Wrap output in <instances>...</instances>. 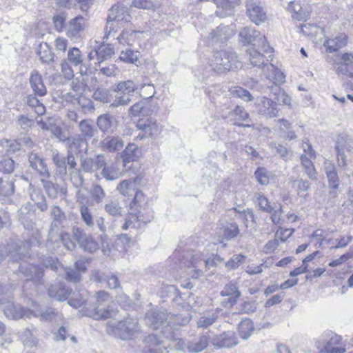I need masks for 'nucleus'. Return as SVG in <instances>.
Returning <instances> with one entry per match:
<instances>
[{
  "label": "nucleus",
  "mask_w": 353,
  "mask_h": 353,
  "mask_svg": "<svg viewBox=\"0 0 353 353\" xmlns=\"http://www.w3.org/2000/svg\"><path fill=\"white\" fill-rule=\"evenodd\" d=\"M72 91L70 92L68 94L73 97L74 99H65L66 101H70L72 103H77L79 105L82 106L83 108H85L89 106L90 104L92 103L90 100H85L86 103H83V101L85 100V99L81 98V96L83 92V86L81 83H76L74 84V82L72 83Z\"/></svg>",
  "instance_id": "39"
},
{
  "label": "nucleus",
  "mask_w": 353,
  "mask_h": 353,
  "mask_svg": "<svg viewBox=\"0 0 353 353\" xmlns=\"http://www.w3.org/2000/svg\"><path fill=\"white\" fill-rule=\"evenodd\" d=\"M268 70H271L272 72V74H266V79L270 81V85L267 84L265 88H263V90H260V92H265V90H269L270 96L274 97L278 103L290 105L291 98L279 85L285 81V75L279 69L274 67V65H270Z\"/></svg>",
  "instance_id": "4"
},
{
  "label": "nucleus",
  "mask_w": 353,
  "mask_h": 353,
  "mask_svg": "<svg viewBox=\"0 0 353 353\" xmlns=\"http://www.w3.org/2000/svg\"><path fill=\"white\" fill-rule=\"evenodd\" d=\"M98 63L108 60L114 54V48L112 44H102L98 48Z\"/></svg>",
  "instance_id": "51"
},
{
  "label": "nucleus",
  "mask_w": 353,
  "mask_h": 353,
  "mask_svg": "<svg viewBox=\"0 0 353 353\" xmlns=\"http://www.w3.org/2000/svg\"><path fill=\"white\" fill-rule=\"evenodd\" d=\"M21 148V143L18 140L3 139L0 141V152L6 155L19 151Z\"/></svg>",
  "instance_id": "46"
},
{
  "label": "nucleus",
  "mask_w": 353,
  "mask_h": 353,
  "mask_svg": "<svg viewBox=\"0 0 353 353\" xmlns=\"http://www.w3.org/2000/svg\"><path fill=\"white\" fill-rule=\"evenodd\" d=\"M94 100L105 103L111 100L112 94L110 91L106 88H97L92 94Z\"/></svg>",
  "instance_id": "59"
},
{
  "label": "nucleus",
  "mask_w": 353,
  "mask_h": 353,
  "mask_svg": "<svg viewBox=\"0 0 353 353\" xmlns=\"http://www.w3.org/2000/svg\"><path fill=\"white\" fill-rule=\"evenodd\" d=\"M107 25L105 28L104 38L123 27L131 20L129 8L122 5H114L108 11Z\"/></svg>",
  "instance_id": "5"
},
{
  "label": "nucleus",
  "mask_w": 353,
  "mask_h": 353,
  "mask_svg": "<svg viewBox=\"0 0 353 353\" xmlns=\"http://www.w3.org/2000/svg\"><path fill=\"white\" fill-rule=\"evenodd\" d=\"M14 192V183L12 179L0 178V194L9 196Z\"/></svg>",
  "instance_id": "55"
},
{
  "label": "nucleus",
  "mask_w": 353,
  "mask_h": 353,
  "mask_svg": "<svg viewBox=\"0 0 353 353\" xmlns=\"http://www.w3.org/2000/svg\"><path fill=\"white\" fill-rule=\"evenodd\" d=\"M67 19V14L65 12H61L54 14L52 17V22L54 26V29L58 32H62L63 30H65L66 25L65 21Z\"/></svg>",
  "instance_id": "60"
},
{
  "label": "nucleus",
  "mask_w": 353,
  "mask_h": 353,
  "mask_svg": "<svg viewBox=\"0 0 353 353\" xmlns=\"http://www.w3.org/2000/svg\"><path fill=\"white\" fill-rule=\"evenodd\" d=\"M139 89V85L132 80L122 81L117 83L114 91L118 93L132 96Z\"/></svg>",
  "instance_id": "43"
},
{
  "label": "nucleus",
  "mask_w": 353,
  "mask_h": 353,
  "mask_svg": "<svg viewBox=\"0 0 353 353\" xmlns=\"http://www.w3.org/2000/svg\"><path fill=\"white\" fill-rule=\"evenodd\" d=\"M143 35V32L134 30H123L117 37L119 43L123 46H132Z\"/></svg>",
  "instance_id": "34"
},
{
  "label": "nucleus",
  "mask_w": 353,
  "mask_h": 353,
  "mask_svg": "<svg viewBox=\"0 0 353 353\" xmlns=\"http://www.w3.org/2000/svg\"><path fill=\"white\" fill-rule=\"evenodd\" d=\"M67 60L74 67H80V72L82 75L87 74L88 66L83 63V55L78 48H70L68 51Z\"/></svg>",
  "instance_id": "25"
},
{
  "label": "nucleus",
  "mask_w": 353,
  "mask_h": 353,
  "mask_svg": "<svg viewBox=\"0 0 353 353\" xmlns=\"http://www.w3.org/2000/svg\"><path fill=\"white\" fill-rule=\"evenodd\" d=\"M221 295L222 296H228V303L232 306L236 304L241 294L235 284L229 283L221 292Z\"/></svg>",
  "instance_id": "41"
},
{
  "label": "nucleus",
  "mask_w": 353,
  "mask_h": 353,
  "mask_svg": "<svg viewBox=\"0 0 353 353\" xmlns=\"http://www.w3.org/2000/svg\"><path fill=\"white\" fill-rule=\"evenodd\" d=\"M32 311V316L39 318L41 321L57 322L62 319L61 314L52 307L36 305Z\"/></svg>",
  "instance_id": "19"
},
{
  "label": "nucleus",
  "mask_w": 353,
  "mask_h": 353,
  "mask_svg": "<svg viewBox=\"0 0 353 353\" xmlns=\"http://www.w3.org/2000/svg\"><path fill=\"white\" fill-rule=\"evenodd\" d=\"M169 339L165 340L157 338V335H149L145 340V347L143 353H168L170 348Z\"/></svg>",
  "instance_id": "14"
},
{
  "label": "nucleus",
  "mask_w": 353,
  "mask_h": 353,
  "mask_svg": "<svg viewBox=\"0 0 353 353\" xmlns=\"http://www.w3.org/2000/svg\"><path fill=\"white\" fill-rule=\"evenodd\" d=\"M104 211L110 216L119 217L123 215V209L118 199H110L103 206Z\"/></svg>",
  "instance_id": "42"
},
{
  "label": "nucleus",
  "mask_w": 353,
  "mask_h": 353,
  "mask_svg": "<svg viewBox=\"0 0 353 353\" xmlns=\"http://www.w3.org/2000/svg\"><path fill=\"white\" fill-rule=\"evenodd\" d=\"M140 57L141 52L139 50L126 48L121 52L119 59L125 63L136 64Z\"/></svg>",
  "instance_id": "47"
},
{
  "label": "nucleus",
  "mask_w": 353,
  "mask_h": 353,
  "mask_svg": "<svg viewBox=\"0 0 353 353\" xmlns=\"http://www.w3.org/2000/svg\"><path fill=\"white\" fill-rule=\"evenodd\" d=\"M15 182H17L18 185L28 187V193L30 200L41 211L43 212L47 210L48 205L46 202V198L40 189L32 185L23 175L16 176Z\"/></svg>",
  "instance_id": "11"
},
{
  "label": "nucleus",
  "mask_w": 353,
  "mask_h": 353,
  "mask_svg": "<svg viewBox=\"0 0 353 353\" xmlns=\"http://www.w3.org/2000/svg\"><path fill=\"white\" fill-rule=\"evenodd\" d=\"M277 122L279 123L281 134L285 139L288 140L296 139V136L291 130V124L288 120L281 119H279Z\"/></svg>",
  "instance_id": "53"
},
{
  "label": "nucleus",
  "mask_w": 353,
  "mask_h": 353,
  "mask_svg": "<svg viewBox=\"0 0 353 353\" xmlns=\"http://www.w3.org/2000/svg\"><path fill=\"white\" fill-rule=\"evenodd\" d=\"M239 334L243 339H248L254 330L253 323L249 319H245L241 321L239 325Z\"/></svg>",
  "instance_id": "48"
},
{
  "label": "nucleus",
  "mask_w": 353,
  "mask_h": 353,
  "mask_svg": "<svg viewBox=\"0 0 353 353\" xmlns=\"http://www.w3.org/2000/svg\"><path fill=\"white\" fill-rule=\"evenodd\" d=\"M122 174L118 164L116 162L108 164L103 166L101 171V175L107 181H114L118 179Z\"/></svg>",
  "instance_id": "36"
},
{
  "label": "nucleus",
  "mask_w": 353,
  "mask_h": 353,
  "mask_svg": "<svg viewBox=\"0 0 353 353\" xmlns=\"http://www.w3.org/2000/svg\"><path fill=\"white\" fill-rule=\"evenodd\" d=\"M239 38L240 41L244 45L251 44L254 46L261 47L266 53L273 52V48L267 43L265 37L255 29L249 27L241 29Z\"/></svg>",
  "instance_id": "7"
},
{
  "label": "nucleus",
  "mask_w": 353,
  "mask_h": 353,
  "mask_svg": "<svg viewBox=\"0 0 353 353\" xmlns=\"http://www.w3.org/2000/svg\"><path fill=\"white\" fill-rule=\"evenodd\" d=\"M300 159L301 165L308 177L312 180H316L317 173L311 159H310L306 154H302Z\"/></svg>",
  "instance_id": "50"
},
{
  "label": "nucleus",
  "mask_w": 353,
  "mask_h": 353,
  "mask_svg": "<svg viewBox=\"0 0 353 353\" xmlns=\"http://www.w3.org/2000/svg\"><path fill=\"white\" fill-rule=\"evenodd\" d=\"M141 155V151L134 143H129L121 154L123 164L125 168L128 163L137 161Z\"/></svg>",
  "instance_id": "32"
},
{
  "label": "nucleus",
  "mask_w": 353,
  "mask_h": 353,
  "mask_svg": "<svg viewBox=\"0 0 353 353\" xmlns=\"http://www.w3.org/2000/svg\"><path fill=\"white\" fill-rule=\"evenodd\" d=\"M110 302L111 297L108 292L104 290L96 292L93 296L90 295V301L84 307L83 316L95 320L107 319L113 316L116 312L109 304Z\"/></svg>",
  "instance_id": "2"
},
{
  "label": "nucleus",
  "mask_w": 353,
  "mask_h": 353,
  "mask_svg": "<svg viewBox=\"0 0 353 353\" xmlns=\"http://www.w3.org/2000/svg\"><path fill=\"white\" fill-rule=\"evenodd\" d=\"M28 243L20 240L12 242L8 246L0 245V262L8 259V261L17 262L28 254Z\"/></svg>",
  "instance_id": "6"
},
{
  "label": "nucleus",
  "mask_w": 353,
  "mask_h": 353,
  "mask_svg": "<svg viewBox=\"0 0 353 353\" xmlns=\"http://www.w3.org/2000/svg\"><path fill=\"white\" fill-rule=\"evenodd\" d=\"M208 63L212 70L219 74L237 69L241 66L236 54L228 50L214 51Z\"/></svg>",
  "instance_id": "3"
},
{
  "label": "nucleus",
  "mask_w": 353,
  "mask_h": 353,
  "mask_svg": "<svg viewBox=\"0 0 353 353\" xmlns=\"http://www.w3.org/2000/svg\"><path fill=\"white\" fill-rule=\"evenodd\" d=\"M76 199L79 203V210L83 223L88 228L94 225V217L90 208L86 205V196L81 193V191L76 192Z\"/></svg>",
  "instance_id": "17"
},
{
  "label": "nucleus",
  "mask_w": 353,
  "mask_h": 353,
  "mask_svg": "<svg viewBox=\"0 0 353 353\" xmlns=\"http://www.w3.org/2000/svg\"><path fill=\"white\" fill-rule=\"evenodd\" d=\"M255 107L259 114L267 118H273L278 115L277 103L266 97L259 98L255 103Z\"/></svg>",
  "instance_id": "15"
},
{
  "label": "nucleus",
  "mask_w": 353,
  "mask_h": 353,
  "mask_svg": "<svg viewBox=\"0 0 353 353\" xmlns=\"http://www.w3.org/2000/svg\"><path fill=\"white\" fill-rule=\"evenodd\" d=\"M347 44V37L345 34L341 33L333 38L326 39L323 46L326 48V51L329 53H333L341 48L345 47Z\"/></svg>",
  "instance_id": "28"
},
{
  "label": "nucleus",
  "mask_w": 353,
  "mask_h": 353,
  "mask_svg": "<svg viewBox=\"0 0 353 353\" xmlns=\"http://www.w3.org/2000/svg\"><path fill=\"white\" fill-rule=\"evenodd\" d=\"M50 214L52 219L50 230L53 232L63 226V223L65 221V215L62 210L57 205L51 207Z\"/></svg>",
  "instance_id": "37"
},
{
  "label": "nucleus",
  "mask_w": 353,
  "mask_h": 353,
  "mask_svg": "<svg viewBox=\"0 0 353 353\" xmlns=\"http://www.w3.org/2000/svg\"><path fill=\"white\" fill-rule=\"evenodd\" d=\"M52 159L55 164L57 171L61 176L67 174V156L64 157L59 153L57 150L52 151Z\"/></svg>",
  "instance_id": "45"
},
{
  "label": "nucleus",
  "mask_w": 353,
  "mask_h": 353,
  "mask_svg": "<svg viewBox=\"0 0 353 353\" xmlns=\"http://www.w3.org/2000/svg\"><path fill=\"white\" fill-rule=\"evenodd\" d=\"M259 50L254 48H250L247 50L249 56V60L254 67L262 68L263 74L266 77V74H272L271 70H268V68L272 65V63L268 64L269 62L268 58L265 57V52L261 47H258ZM265 54H267L265 52ZM269 57L272 56V53H268Z\"/></svg>",
  "instance_id": "12"
},
{
  "label": "nucleus",
  "mask_w": 353,
  "mask_h": 353,
  "mask_svg": "<svg viewBox=\"0 0 353 353\" xmlns=\"http://www.w3.org/2000/svg\"><path fill=\"white\" fill-rule=\"evenodd\" d=\"M72 236L77 241L79 247L85 252L93 253L99 248L94 239L90 234H87L81 228H74Z\"/></svg>",
  "instance_id": "13"
},
{
  "label": "nucleus",
  "mask_w": 353,
  "mask_h": 353,
  "mask_svg": "<svg viewBox=\"0 0 353 353\" xmlns=\"http://www.w3.org/2000/svg\"><path fill=\"white\" fill-rule=\"evenodd\" d=\"M236 338L232 332L223 333L219 340V345L222 347H231L237 344Z\"/></svg>",
  "instance_id": "54"
},
{
  "label": "nucleus",
  "mask_w": 353,
  "mask_h": 353,
  "mask_svg": "<svg viewBox=\"0 0 353 353\" xmlns=\"http://www.w3.org/2000/svg\"><path fill=\"white\" fill-rule=\"evenodd\" d=\"M326 339L325 345L324 346L325 353H344L345 350L343 347H334L339 344L341 337L332 332L325 333Z\"/></svg>",
  "instance_id": "30"
},
{
  "label": "nucleus",
  "mask_w": 353,
  "mask_h": 353,
  "mask_svg": "<svg viewBox=\"0 0 353 353\" xmlns=\"http://www.w3.org/2000/svg\"><path fill=\"white\" fill-rule=\"evenodd\" d=\"M129 112L132 117L145 116L149 114L150 110L145 107L144 102L139 101L130 108Z\"/></svg>",
  "instance_id": "62"
},
{
  "label": "nucleus",
  "mask_w": 353,
  "mask_h": 353,
  "mask_svg": "<svg viewBox=\"0 0 353 353\" xmlns=\"http://www.w3.org/2000/svg\"><path fill=\"white\" fill-rule=\"evenodd\" d=\"M145 202L143 193L137 190L134 194L133 201L130 204V210L125 223L122 225L123 230L130 228H141L154 219V212L148 205H142Z\"/></svg>",
  "instance_id": "1"
},
{
  "label": "nucleus",
  "mask_w": 353,
  "mask_h": 353,
  "mask_svg": "<svg viewBox=\"0 0 353 353\" xmlns=\"http://www.w3.org/2000/svg\"><path fill=\"white\" fill-rule=\"evenodd\" d=\"M236 32L235 25L230 26H220L217 28L216 30L212 33L213 39L224 41L229 39Z\"/></svg>",
  "instance_id": "40"
},
{
  "label": "nucleus",
  "mask_w": 353,
  "mask_h": 353,
  "mask_svg": "<svg viewBox=\"0 0 353 353\" xmlns=\"http://www.w3.org/2000/svg\"><path fill=\"white\" fill-rule=\"evenodd\" d=\"M92 205H101L103 203L106 193L99 184H93L89 191Z\"/></svg>",
  "instance_id": "44"
},
{
  "label": "nucleus",
  "mask_w": 353,
  "mask_h": 353,
  "mask_svg": "<svg viewBox=\"0 0 353 353\" xmlns=\"http://www.w3.org/2000/svg\"><path fill=\"white\" fill-rule=\"evenodd\" d=\"M90 294L89 292L87 290H82L78 294H75L72 299H70L68 301V303L70 306L75 308L81 307V310L79 311V312L82 316H84L83 310L84 309L85 305H87L86 303L90 301Z\"/></svg>",
  "instance_id": "33"
},
{
  "label": "nucleus",
  "mask_w": 353,
  "mask_h": 353,
  "mask_svg": "<svg viewBox=\"0 0 353 353\" xmlns=\"http://www.w3.org/2000/svg\"><path fill=\"white\" fill-rule=\"evenodd\" d=\"M113 332L121 339L128 340L139 333V325L136 319L127 317L113 327Z\"/></svg>",
  "instance_id": "10"
},
{
  "label": "nucleus",
  "mask_w": 353,
  "mask_h": 353,
  "mask_svg": "<svg viewBox=\"0 0 353 353\" xmlns=\"http://www.w3.org/2000/svg\"><path fill=\"white\" fill-rule=\"evenodd\" d=\"M254 199L261 210L266 212L268 211H271L270 209L272 208V205L270 204L268 198L261 192L255 193Z\"/></svg>",
  "instance_id": "63"
},
{
  "label": "nucleus",
  "mask_w": 353,
  "mask_h": 353,
  "mask_svg": "<svg viewBox=\"0 0 353 353\" xmlns=\"http://www.w3.org/2000/svg\"><path fill=\"white\" fill-rule=\"evenodd\" d=\"M239 234V227L238 224L234 222L219 223L216 228V236L219 243H222L224 240H232L237 237Z\"/></svg>",
  "instance_id": "16"
},
{
  "label": "nucleus",
  "mask_w": 353,
  "mask_h": 353,
  "mask_svg": "<svg viewBox=\"0 0 353 353\" xmlns=\"http://www.w3.org/2000/svg\"><path fill=\"white\" fill-rule=\"evenodd\" d=\"M78 128L80 132L78 135L85 138L86 141L94 137L97 133V130L90 119L81 120L78 125Z\"/></svg>",
  "instance_id": "38"
},
{
  "label": "nucleus",
  "mask_w": 353,
  "mask_h": 353,
  "mask_svg": "<svg viewBox=\"0 0 353 353\" xmlns=\"http://www.w3.org/2000/svg\"><path fill=\"white\" fill-rule=\"evenodd\" d=\"M326 176L328 180V187L330 188L329 194L332 197H336L339 188V179L337 172L328 174Z\"/></svg>",
  "instance_id": "56"
},
{
  "label": "nucleus",
  "mask_w": 353,
  "mask_h": 353,
  "mask_svg": "<svg viewBox=\"0 0 353 353\" xmlns=\"http://www.w3.org/2000/svg\"><path fill=\"white\" fill-rule=\"evenodd\" d=\"M229 92L233 97H238L245 102H250L254 100V97L252 94L248 90L241 87H231L229 89Z\"/></svg>",
  "instance_id": "52"
},
{
  "label": "nucleus",
  "mask_w": 353,
  "mask_h": 353,
  "mask_svg": "<svg viewBox=\"0 0 353 353\" xmlns=\"http://www.w3.org/2000/svg\"><path fill=\"white\" fill-rule=\"evenodd\" d=\"M71 292V289L61 283L52 285L48 289L49 296L58 301L66 300Z\"/></svg>",
  "instance_id": "31"
},
{
  "label": "nucleus",
  "mask_w": 353,
  "mask_h": 353,
  "mask_svg": "<svg viewBox=\"0 0 353 353\" xmlns=\"http://www.w3.org/2000/svg\"><path fill=\"white\" fill-rule=\"evenodd\" d=\"M19 270L27 278V281H32L34 283L40 282L44 274L43 267L32 264H20Z\"/></svg>",
  "instance_id": "21"
},
{
  "label": "nucleus",
  "mask_w": 353,
  "mask_h": 353,
  "mask_svg": "<svg viewBox=\"0 0 353 353\" xmlns=\"http://www.w3.org/2000/svg\"><path fill=\"white\" fill-rule=\"evenodd\" d=\"M30 83L33 92L39 96L46 95L47 90L43 84L42 77L37 70H33L31 72L30 78Z\"/></svg>",
  "instance_id": "35"
},
{
  "label": "nucleus",
  "mask_w": 353,
  "mask_h": 353,
  "mask_svg": "<svg viewBox=\"0 0 353 353\" xmlns=\"http://www.w3.org/2000/svg\"><path fill=\"white\" fill-rule=\"evenodd\" d=\"M28 161L32 168L36 170L42 177L49 178L50 172L43 159L37 153L31 152L28 156Z\"/></svg>",
  "instance_id": "29"
},
{
  "label": "nucleus",
  "mask_w": 353,
  "mask_h": 353,
  "mask_svg": "<svg viewBox=\"0 0 353 353\" xmlns=\"http://www.w3.org/2000/svg\"><path fill=\"white\" fill-rule=\"evenodd\" d=\"M168 314L165 310H155L147 312L145 321L148 325L154 330L161 329L168 325Z\"/></svg>",
  "instance_id": "18"
},
{
  "label": "nucleus",
  "mask_w": 353,
  "mask_h": 353,
  "mask_svg": "<svg viewBox=\"0 0 353 353\" xmlns=\"http://www.w3.org/2000/svg\"><path fill=\"white\" fill-rule=\"evenodd\" d=\"M37 54L43 63H48L54 59V54L46 43H41L39 45Z\"/></svg>",
  "instance_id": "49"
},
{
  "label": "nucleus",
  "mask_w": 353,
  "mask_h": 353,
  "mask_svg": "<svg viewBox=\"0 0 353 353\" xmlns=\"http://www.w3.org/2000/svg\"><path fill=\"white\" fill-rule=\"evenodd\" d=\"M66 176H68L70 181L72 183V185L77 188V190L80 191V188L83 185L84 183V178L81 174V170L72 171L68 172Z\"/></svg>",
  "instance_id": "61"
},
{
  "label": "nucleus",
  "mask_w": 353,
  "mask_h": 353,
  "mask_svg": "<svg viewBox=\"0 0 353 353\" xmlns=\"http://www.w3.org/2000/svg\"><path fill=\"white\" fill-rule=\"evenodd\" d=\"M85 26V19L81 15L70 19L66 25V35L72 39L79 38Z\"/></svg>",
  "instance_id": "23"
},
{
  "label": "nucleus",
  "mask_w": 353,
  "mask_h": 353,
  "mask_svg": "<svg viewBox=\"0 0 353 353\" xmlns=\"http://www.w3.org/2000/svg\"><path fill=\"white\" fill-rule=\"evenodd\" d=\"M271 211H268L267 212L271 214L270 219L272 223L276 225H281V216L283 214L282 207L280 203H273L272 205V208L270 209Z\"/></svg>",
  "instance_id": "58"
},
{
  "label": "nucleus",
  "mask_w": 353,
  "mask_h": 353,
  "mask_svg": "<svg viewBox=\"0 0 353 353\" xmlns=\"http://www.w3.org/2000/svg\"><path fill=\"white\" fill-rule=\"evenodd\" d=\"M5 315L10 319H30L32 316V310L21 306L8 305L4 308Z\"/></svg>",
  "instance_id": "26"
},
{
  "label": "nucleus",
  "mask_w": 353,
  "mask_h": 353,
  "mask_svg": "<svg viewBox=\"0 0 353 353\" xmlns=\"http://www.w3.org/2000/svg\"><path fill=\"white\" fill-rule=\"evenodd\" d=\"M26 103L28 106L34 109L35 113L38 115H42L46 112L44 105L34 96L28 95L26 99Z\"/></svg>",
  "instance_id": "57"
},
{
  "label": "nucleus",
  "mask_w": 353,
  "mask_h": 353,
  "mask_svg": "<svg viewBox=\"0 0 353 353\" xmlns=\"http://www.w3.org/2000/svg\"><path fill=\"white\" fill-rule=\"evenodd\" d=\"M97 124L101 131L105 133H113L117 129V119L109 114H101L97 119Z\"/></svg>",
  "instance_id": "27"
},
{
  "label": "nucleus",
  "mask_w": 353,
  "mask_h": 353,
  "mask_svg": "<svg viewBox=\"0 0 353 353\" xmlns=\"http://www.w3.org/2000/svg\"><path fill=\"white\" fill-rule=\"evenodd\" d=\"M168 325L161 331V337L175 341L179 339L176 336L178 326L188 324L190 321V316L188 314L183 316L168 314Z\"/></svg>",
  "instance_id": "9"
},
{
  "label": "nucleus",
  "mask_w": 353,
  "mask_h": 353,
  "mask_svg": "<svg viewBox=\"0 0 353 353\" xmlns=\"http://www.w3.org/2000/svg\"><path fill=\"white\" fill-rule=\"evenodd\" d=\"M247 14L250 19L259 26L267 19L266 12L260 2H248L247 3Z\"/></svg>",
  "instance_id": "20"
},
{
  "label": "nucleus",
  "mask_w": 353,
  "mask_h": 353,
  "mask_svg": "<svg viewBox=\"0 0 353 353\" xmlns=\"http://www.w3.org/2000/svg\"><path fill=\"white\" fill-rule=\"evenodd\" d=\"M337 57L339 58V61L336 62L338 65L336 71L338 73L341 71V66H348L353 64V54L352 52H345L338 55Z\"/></svg>",
  "instance_id": "64"
},
{
  "label": "nucleus",
  "mask_w": 353,
  "mask_h": 353,
  "mask_svg": "<svg viewBox=\"0 0 353 353\" xmlns=\"http://www.w3.org/2000/svg\"><path fill=\"white\" fill-rule=\"evenodd\" d=\"M125 145V142L121 137H107L100 142V146L103 151L116 152L121 150Z\"/></svg>",
  "instance_id": "24"
},
{
  "label": "nucleus",
  "mask_w": 353,
  "mask_h": 353,
  "mask_svg": "<svg viewBox=\"0 0 353 353\" xmlns=\"http://www.w3.org/2000/svg\"><path fill=\"white\" fill-rule=\"evenodd\" d=\"M136 131L134 140L139 141L149 138H153L161 132V127L154 118L141 119L135 124Z\"/></svg>",
  "instance_id": "8"
},
{
  "label": "nucleus",
  "mask_w": 353,
  "mask_h": 353,
  "mask_svg": "<svg viewBox=\"0 0 353 353\" xmlns=\"http://www.w3.org/2000/svg\"><path fill=\"white\" fill-rule=\"evenodd\" d=\"M68 152L71 154H78L81 152H86L88 150V141L85 138L74 135L65 139Z\"/></svg>",
  "instance_id": "22"
}]
</instances>
